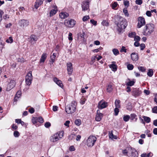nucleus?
<instances>
[{
  "instance_id": "a211bd4d",
  "label": "nucleus",
  "mask_w": 157,
  "mask_h": 157,
  "mask_svg": "<svg viewBox=\"0 0 157 157\" xmlns=\"http://www.w3.org/2000/svg\"><path fill=\"white\" fill-rule=\"evenodd\" d=\"M44 0H36L35 3V7L37 9L42 3Z\"/></svg>"
},
{
  "instance_id": "20e7f679",
  "label": "nucleus",
  "mask_w": 157,
  "mask_h": 157,
  "mask_svg": "<svg viewBox=\"0 0 157 157\" xmlns=\"http://www.w3.org/2000/svg\"><path fill=\"white\" fill-rule=\"evenodd\" d=\"M119 19L117 26L120 29H124L127 25V22L125 19L122 17L120 16Z\"/></svg>"
},
{
  "instance_id": "f8f14e48",
  "label": "nucleus",
  "mask_w": 157,
  "mask_h": 157,
  "mask_svg": "<svg viewBox=\"0 0 157 157\" xmlns=\"http://www.w3.org/2000/svg\"><path fill=\"white\" fill-rule=\"evenodd\" d=\"M107 106V103L102 100L99 102L98 107L100 109H102L106 108Z\"/></svg>"
},
{
  "instance_id": "2f4dec72",
  "label": "nucleus",
  "mask_w": 157,
  "mask_h": 157,
  "mask_svg": "<svg viewBox=\"0 0 157 157\" xmlns=\"http://www.w3.org/2000/svg\"><path fill=\"white\" fill-rule=\"evenodd\" d=\"M120 101L119 100H116L115 102V104L116 108H119L120 107Z\"/></svg>"
},
{
  "instance_id": "69168bd1",
  "label": "nucleus",
  "mask_w": 157,
  "mask_h": 157,
  "mask_svg": "<svg viewBox=\"0 0 157 157\" xmlns=\"http://www.w3.org/2000/svg\"><path fill=\"white\" fill-rule=\"evenodd\" d=\"M70 123V121H66L64 123V125L66 126L67 127H69V124Z\"/></svg>"
},
{
  "instance_id": "4468645a",
  "label": "nucleus",
  "mask_w": 157,
  "mask_h": 157,
  "mask_svg": "<svg viewBox=\"0 0 157 157\" xmlns=\"http://www.w3.org/2000/svg\"><path fill=\"white\" fill-rule=\"evenodd\" d=\"M67 70L69 75H71L73 71L72 64L70 62L67 63Z\"/></svg>"
},
{
  "instance_id": "a19ab883",
  "label": "nucleus",
  "mask_w": 157,
  "mask_h": 157,
  "mask_svg": "<svg viewBox=\"0 0 157 157\" xmlns=\"http://www.w3.org/2000/svg\"><path fill=\"white\" fill-rule=\"evenodd\" d=\"M13 135L15 137H18L19 136L20 134L18 131H15L13 132Z\"/></svg>"
},
{
  "instance_id": "f03ea898",
  "label": "nucleus",
  "mask_w": 157,
  "mask_h": 157,
  "mask_svg": "<svg viewBox=\"0 0 157 157\" xmlns=\"http://www.w3.org/2000/svg\"><path fill=\"white\" fill-rule=\"evenodd\" d=\"M155 27V25L153 24H147L145 26L143 34L145 36L150 35L154 31Z\"/></svg>"
},
{
  "instance_id": "e2e57ef3",
  "label": "nucleus",
  "mask_w": 157,
  "mask_h": 157,
  "mask_svg": "<svg viewBox=\"0 0 157 157\" xmlns=\"http://www.w3.org/2000/svg\"><path fill=\"white\" fill-rule=\"evenodd\" d=\"M129 36L130 37H132L135 36V33L134 32L131 33L129 34Z\"/></svg>"
},
{
  "instance_id": "58836bf2",
  "label": "nucleus",
  "mask_w": 157,
  "mask_h": 157,
  "mask_svg": "<svg viewBox=\"0 0 157 157\" xmlns=\"http://www.w3.org/2000/svg\"><path fill=\"white\" fill-rule=\"evenodd\" d=\"M130 118V117L129 115H126L123 117L124 121L125 122L128 121Z\"/></svg>"
},
{
  "instance_id": "7c9ffc66",
  "label": "nucleus",
  "mask_w": 157,
  "mask_h": 157,
  "mask_svg": "<svg viewBox=\"0 0 157 157\" xmlns=\"http://www.w3.org/2000/svg\"><path fill=\"white\" fill-rule=\"evenodd\" d=\"M113 90L112 86L111 84H109L107 86V90L108 92H110Z\"/></svg>"
},
{
  "instance_id": "6e6552de",
  "label": "nucleus",
  "mask_w": 157,
  "mask_h": 157,
  "mask_svg": "<svg viewBox=\"0 0 157 157\" xmlns=\"http://www.w3.org/2000/svg\"><path fill=\"white\" fill-rule=\"evenodd\" d=\"M90 2V0H86L83 2L82 5L83 11H85L87 10L88 12L89 11V5Z\"/></svg>"
},
{
  "instance_id": "f3484780",
  "label": "nucleus",
  "mask_w": 157,
  "mask_h": 157,
  "mask_svg": "<svg viewBox=\"0 0 157 157\" xmlns=\"http://www.w3.org/2000/svg\"><path fill=\"white\" fill-rule=\"evenodd\" d=\"M68 13L66 12H61L59 14V16L60 18L61 19H65L69 16Z\"/></svg>"
},
{
  "instance_id": "473e14b6",
  "label": "nucleus",
  "mask_w": 157,
  "mask_h": 157,
  "mask_svg": "<svg viewBox=\"0 0 157 157\" xmlns=\"http://www.w3.org/2000/svg\"><path fill=\"white\" fill-rule=\"evenodd\" d=\"M32 121L33 124H35L38 122V117H33L32 119Z\"/></svg>"
},
{
  "instance_id": "412c9836",
  "label": "nucleus",
  "mask_w": 157,
  "mask_h": 157,
  "mask_svg": "<svg viewBox=\"0 0 157 157\" xmlns=\"http://www.w3.org/2000/svg\"><path fill=\"white\" fill-rule=\"evenodd\" d=\"M57 11V7L55 8L54 9H52L51 10L49 13L50 17H51L55 15Z\"/></svg>"
},
{
  "instance_id": "c756f323",
  "label": "nucleus",
  "mask_w": 157,
  "mask_h": 157,
  "mask_svg": "<svg viewBox=\"0 0 157 157\" xmlns=\"http://www.w3.org/2000/svg\"><path fill=\"white\" fill-rule=\"evenodd\" d=\"M147 75L149 77H151L153 75V71L152 69H149L147 73Z\"/></svg>"
},
{
  "instance_id": "603ef678",
  "label": "nucleus",
  "mask_w": 157,
  "mask_h": 157,
  "mask_svg": "<svg viewBox=\"0 0 157 157\" xmlns=\"http://www.w3.org/2000/svg\"><path fill=\"white\" fill-rule=\"evenodd\" d=\"M4 43L2 41L0 40V49H2L4 47Z\"/></svg>"
},
{
  "instance_id": "864d4df0",
  "label": "nucleus",
  "mask_w": 157,
  "mask_h": 157,
  "mask_svg": "<svg viewBox=\"0 0 157 157\" xmlns=\"http://www.w3.org/2000/svg\"><path fill=\"white\" fill-rule=\"evenodd\" d=\"M90 22L91 23L93 24L94 25H97V22L96 21H94L93 19H91L90 20Z\"/></svg>"
},
{
  "instance_id": "bf43d9fd",
  "label": "nucleus",
  "mask_w": 157,
  "mask_h": 157,
  "mask_svg": "<svg viewBox=\"0 0 157 157\" xmlns=\"http://www.w3.org/2000/svg\"><path fill=\"white\" fill-rule=\"evenodd\" d=\"M51 126V124L49 122H46L44 124V126L45 127L48 128Z\"/></svg>"
},
{
  "instance_id": "4be33fe9",
  "label": "nucleus",
  "mask_w": 157,
  "mask_h": 157,
  "mask_svg": "<svg viewBox=\"0 0 157 157\" xmlns=\"http://www.w3.org/2000/svg\"><path fill=\"white\" fill-rule=\"evenodd\" d=\"M56 54L55 53H54L52 55L50 56V59H51V62L52 64H53L54 63L55 60L56 58Z\"/></svg>"
},
{
  "instance_id": "6e6d98bb",
  "label": "nucleus",
  "mask_w": 157,
  "mask_h": 157,
  "mask_svg": "<svg viewBox=\"0 0 157 157\" xmlns=\"http://www.w3.org/2000/svg\"><path fill=\"white\" fill-rule=\"evenodd\" d=\"M140 38L138 36H135L134 37V40L136 41H139L140 40Z\"/></svg>"
},
{
  "instance_id": "5fc2aeb1",
  "label": "nucleus",
  "mask_w": 157,
  "mask_h": 157,
  "mask_svg": "<svg viewBox=\"0 0 157 157\" xmlns=\"http://www.w3.org/2000/svg\"><path fill=\"white\" fill-rule=\"evenodd\" d=\"M21 95V92L20 91H18L16 93L15 95V98H19Z\"/></svg>"
},
{
  "instance_id": "9b49d317",
  "label": "nucleus",
  "mask_w": 157,
  "mask_h": 157,
  "mask_svg": "<svg viewBox=\"0 0 157 157\" xmlns=\"http://www.w3.org/2000/svg\"><path fill=\"white\" fill-rule=\"evenodd\" d=\"M138 23L137 25L138 28H140L145 24L144 19L142 17H140L138 18Z\"/></svg>"
},
{
  "instance_id": "39448f33",
  "label": "nucleus",
  "mask_w": 157,
  "mask_h": 157,
  "mask_svg": "<svg viewBox=\"0 0 157 157\" xmlns=\"http://www.w3.org/2000/svg\"><path fill=\"white\" fill-rule=\"evenodd\" d=\"M97 140L96 137L93 136H90L86 141V145L88 147H92L94 146Z\"/></svg>"
},
{
  "instance_id": "37998d69",
  "label": "nucleus",
  "mask_w": 157,
  "mask_h": 157,
  "mask_svg": "<svg viewBox=\"0 0 157 157\" xmlns=\"http://www.w3.org/2000/svg\"><path fill=\"white\" fill-rule=\"evenodd\" d=\"M135 82L133 81H130L129 82H127L126 85L127 86H132L134 85Z\"/></svg>"
},
{
  "instance_id": "c85d7f7f",
  "label": "nucleus",
  "mask_w": 157,
  "mask_h": 157,
  "mask_svg": "<svg viewBox=\"0 0 157 157\" xmlns=\"http://www.w3.org/2000/svg\"><path fill=\"white\" fill-rule=\"evenodd\" d=\"M112 52L113 54L116 56L118 55L119 54V51L117 48H113L112 49Z\"/></svg>"
},
{
  "instance_id": "423d86ee",
  "label": "nucleus",
  "mask_w": 157,
  "mask_h": 157,
  "mask_svg": "<svg viewBox=\"0 0 157 157\" xmlns=\"http://www.w3.org/2000/svg\"><path fill=\"white\" fill-rule=\"evenodd\" d=\"M76 24L75 21L73 19H67L65 20L64 24L65 26L69 28L73 27Z\"/></svg>"
},
{
  "instance_id": "b1692460",
  "label": "nucleus",
  "mask_w": 157,
  "mask_h": 157,
  "mask_svg": "<svg viewBox=\"0 0 157 157\" xmlns=\"http://www.w3.org/2000/svg\"><path fill=\"white\" fill-rule=\"evenodd\" d=\"M152 155L153 154L151 152H150L147 154L145 153H144L141 154V157H150L152 156Z\"/></svg>"
},
{
  "instance_id": "052dcab7",
  "label": "nucleus",
  "mask_w": 157,
  "mask_h": 157,
  "mask_svg": "<svg viewBox=\"0 0 157 157\" xmlns=\"http://www.w3.org/2000/svg\"><path fill=\"white\" fill-rule=\"evenodd\" d=\"M38 122L40 123H42L44 122L43 119L41 117H38Z\"/></svg>"
},
{
  "instance_id": "3c124183",
  "label": "nucleus",
  "mask_w": 157,
  "mask_h": 157,
  "mask_svg": "<svg viewBox=\"0 0 157 157\" xmlns=\"http://www.w3.org/2000/svg\"><path fill=\"white\" fill-rule=\"evenodd\" d=\"M120 52H126L127 49L125 48V47L122 46V47L120 51Z\"/></svg>"
},
{
  "instance_id": "5701e85b",
  "label": "nucleus",
  "mask_w": 157,
  "mask_h": 157,
  "mask_svg": "<svg viewBox=\"0 0 157 157\" xmlns=\"http://www.w3.org/2000/svg\"><path fill=\"white\" fill-rule=\"evenodd\" d=\"M109 67L111 69L112 71H115L117 70V66L114 64H112L109 65Z\"/></svg>"
},
{
  "instance_id": "bb28decb",
  "label": "nucleus",
  "mask_w": 157,
  "mask_h": 157,
  "mask_svg": "<svg viewBox=\"0 0 157 157\" xmlns=\"http://www.w3.org/2000/svg\"><path fill=\"white\" fill-rule=\"evenodd\" d=\"M47 57L46 54L43 53L41 56L40 59V62H44L46 59Z\"/></svg>"
},
{
  "instance_id": "680f3d73",
  "label": "nucleus",
  "mask_w": 157,
  "mask_h": 157,
  "mask_svg": "<svg viewBox=\"0 0 157 157\" xmlns=\"http://www.w3.org/2000/svg\"><path fill=\"white\" fill-rule=\"evenodd\" d=\"M96 59V56H94L92 57L91 59V64H93L95 62Z\"/></svg>"
},
{
  "instance_id": "cd10ccee",
  "label": "nucleus",
  "mask_w": 157,
  "mask_h": 157,
  "mask_svg": "<svg viewBox=\"0 0 157 157\" xmlns=\"http://www.w3.org/2000/svg\"><path fill=\"white\" fill-rule=\"evenodd\" d=\"M142 117L144 119V121L147 123H149L150 122L151 119L149 117L144 116H143Z\"/></svg>"
},
{
  "instance_id": "ea45409f",
  "label": "nucleus",
  "mask_w": 157,
  "mask_h": 157,
  "mask_svg": "<svg viewBox=\"0 0 157 157\" xmlns=\"http://www.w3.org/2000/svg\"><path fill=\"white\" fill-rule=\"evenodd\" d=\"M86 99L84 98H82L80 100V102L81 104L83 105L85 104Z\"/></svg>"
},
{
  "instance_id": "49530a36",
  "label": "nucleus",
  "mask_w": 157,
  "mask_h": 157,
  "mask_svg": "<svg viewBox=\"0 0 157 157\" xmlns=\"http://www.w3.org/2000/svg\"><path fill=\"white\" fill-rule=\"evenodd\" d=\"M127 67L128 70H132L133 68L134 67L132 65L129 64L127 65Z\"/></svg>"
},
{
  "instance_id": "a18cd8bd",
  "label": "nucleus",
  "mask_w": 157,
  "mask_h": 157,
  "mask_svg": "<svg viewBox=\"0 0 157 157\" xmlns=\"http://www.w3.org/2000/svg\"><path fill=\"white\" fill-rule=\"evenodd\" d=\"M132 95L135 97H136L138 95V91L136 90H134L132 92Z\"/></svg>"
},
{
  "instance_id": "dca6fc26",
  "label": "nucleus",
  "mask_w": 157,
  "mask_h": 157,
  "mask_svg": "<svg viewBox=\"0 0 157 157\" xmlns=\"http://www.w3.org/2000/svg\"><path fill=\"white\" fill-rule=\"evenodd\" d=\"M131 57L133 61H137L139 58L137 53L135 52L132 53L131 54Z\"/></svg>"
},
{
  "instance_id": "e433bc0d",
  "label": "nucleus",
  "mask_w": 157,
  "mask_h": 157,
  "mask_svg": "<svg viewBox=\"0 0 157 157\" xmlns=\"http://www.w3.org/2000/svg\"><path fill=\"white\" fill-rule=\"evenodd\" d=\"M6 42L8 43H11L13 42V40L12 37H10L9 38L6 40Z\"/></svg>"
},
{
  "instance_id": "4d7b16f0",
  "label": "nucleus",
  "mask_w": 157,
  "mask_h": 157,
  "mask_svg": "<svg viewBox=\"0 0 157 157\" xmlns=\"http://www.w3.org/2000/svg\"><path fill=\"white\" fill-rule=\"evenodd\" d=\"M119 112V110L118 108H116L114 109V112L115 113V115L117 116L118 115Z\"/></svg>"
},
{
  "instance_id": "72a5a7b5",
  "label": "nucleus",
  "mask_w": 157,
  "mask_h": 157,
  "mask_svg": "<svg viewBox=\"0 0 157 157\" xmlns=\"http://www.w3.org/2000/svg\"><path fill=\"white\" fill-rule=\"evenodd\" d=\"M123 12L125 16L129 17V14L128 12V11L126 8H124L123 9Z\"/></svg>"
},
{
  "instance_id": "f704fd0d",
  "label": "nucleus",
  "mask_w": 157,
  "mask_h": 157,
  "mask_svg": "<svg viewBox=\"0 0 157 157\" xmlns=\"http://www.w3.org/2000/svg\"><path fill=\"white\" fill-rule=\"evenodd\" d=\"M118 6V4L117 2H114L113 3L112 5V7L113 9L116 10L117 9L116 8Z\"/></svg>"
},
{
  "instance_id": "8fccbe9b",
  "label": "nucleus",
  "mask_w": 157,
  "mask_h": 157,
  "mask_svg": "<svg viewBox=\"0 0 157 157\" xmlns=\"http://www.w3.org/2000/svg\"><path fill=\"white\" fill-rule=\"evenodd\" d=\"M142 0H136L135 2L136 4L140 5L142 3Z\"/></svg>"
},
{
  "instance_id": "79ce46f5",
  "label": "nucleus",
  "mask_w": 157,
  "mask_h": 157,
  "mask_svg": "<svg viewBox=\"0 0 157 157\" xmlns=\"http://www.w3.org/2000/svg\"><path fill=\"white\" fill-rule=\"evenodd\" d=\"M101 24L103 26H107L109 25L108 22L105 20H104L101 22Z\"/></svg>"
},
{
  "instance_id": "a878e982",
  "label": "nucleus",
  "mask_w": 157,
  "mask_h": 157,
  "mask_svg": "<svg viewBox=\"0 0 157 157\" xmlns=\"http://www.w3.org/2000/svg\"><path fill=\"white\" fill-rule=\"evenodd\" d=\"M136 115L134 113H132L130 115V119L132 120H134L135 121H136L137 118L136 117Z\"/></svg>"
},
{
  "instance_id": "13d9d810",
  "label": "nucleus",
  "mask_w": 157,
  "mask_h": 157,
  "mask_svg": "<svg viewBox=\"0 0 157 157\" xmlns=\"http://www.w3.org/2000/svg\"><path fill=\"white\" fill-rule=\"evenodd\" d=\"M124 4L125 6L128 7L129 4V1H124Z\"/></svg>"
},
{
  "instance_id": "de8ad7c7",
  "label": "nucleus",
  "mask_w": 157,
  "mask_h": 157,
  "mask_svg": "<svg viewBox=\"0 0 157 157\" xmlns=\"http://www.w3.org/2000/svg\"><path fill=\"white\" fill-rule=\"evenodd\" d=\"M102 49V47H100L94 50H93L92 51V52H99V51L100 50H101Z\"/></svg>"
},
{
  "instance_id": "6ab92c4d",
  "label": "nucleus",
  "mask_w": 157,
  "mask_h": 157,
  "mask_svg": "<svg viewBox=\"0 0 157 157\" xmlns=\"http://www.w3.org/2000/svg\"><path fill=\"white\" fill-rule=\"evenodd\" d=\"M54 81L59 86L61 87L63 86V85L61 81L58 79L57 78H53Z\"/></svg>"
},
{
  "instance_id": "7ed1b4c3",
  "label": "nucleus",
  "mask_w": 157,
  "mask_h": 157,
  "mask_svg": "<svg viewBox=\"0 0 157 157\" xmlns=\"http://www.w3.org/2000/svg\"><path fill=\"white\" fill-rule=\"evenodd\" d=\"M77 103L75 101H72L70 104L67 105L65 107L66 112L67 113H72L76 110Z\"/></svg>"
},
{
  "instance_id": "9d476101",
  "label": "nucleus",
  "mask_w": 157,
  "mask_h": 157,
  "mask_svg": "<svg viewBox=\"0 0 157 157\" xmlns=\"http://www.w3.org/2000/svg\"><path fill=\"white\" fill-rule=\"evenodd\" d=\"M16 85L15 81L13 80H10L7 85L6 90L9 91L14 88Z\"/></svg>"
},
{
  "instance_id": "09e8293b",
  "label": "nucleus",
  "mask_w": 157,
  "mask_h": 157,
  "mask_svg": "<svg viewBox=\"0 0 157 157\" xmlns=\"http://www.w3.org/2000/svg\"><path fill=\"white\" fill-rule=\"evenodd\" d=\"M139 70L141 71L142 72H144L145 71L146 69L144 68V67H138Z\"/></svg>"
},
{
  "instance_id": "338daca9",
  "label": "nucleus",
  "mask_w": 157,
  "mask_h": 157,
  "mask_svg": "<svg viewBox=\"0 0 157 157\" xmlns=\"http://www.w3.org/2000/svg\"><path fill=\"white\" fill-rule=\"evenodd\" d=\"M152 111L154 113H157V106H155L153 108Z\"/></svg>"
},
{
  "instance_id": "0e129e2a",
  "label": "nucleus",
  "mask_w": 157,
  "mask_h": 157,
  "mask_svg": "<svg viewBox=\"0 0 157 157\" xmlns=\"http://www.w3.org/2000/svg\"><path fill=\"white\" fill-rule=\"evenodd\" d=\"M81 136L79 135H77L76 136V140L77 141H79L81 138Z\"/></svg>"
},
{
  "instance_id": "774afa93",
  "label": "nucleus",
  "mask_w": 157,
  "mask_h": 157,
  "mask_svg": "<svg viewBox=\"0 0 157 157\" xmlns=\"http://www.w3.org/2000/svg\"><path fill=\"white\" fill-rule=\"evenodd\" d=\"M69 150L71 151H74L75 150V148L73 146H71L69 148Z\"/></svg>"
},
{
  "instance_id": "393cba45",
  "label": "nucleus",
  "mask_w": 157,
  "mask_h": 157,
  "mask_svg": "<svg viewBox=\"0 0 157 157\" xmlns=\"http://www.w3.org/2000/svg\"><path fill=\"white\" fill-rule=\"evenodd\" d=\"M109 137L111 139H117V137L116 136L114 135L112 131L109 132Z\"/></svg>"
},
{
  "instance_id": "0eeeda50",
  "label": "nucleus",
  "mask_w": 157,
  "mask_h": 157,
  "mask_svg": "<svg viewBox=\"0 0 157 157\" xmlns=\"http://www.w3.org/2000/svg\"><path fill=\"white\" fill-rule=\"evenodd\" d=\"M128 154L129 157H137L138 154L136 150L134 148H128Z\"/></svg>"
},
{
  "instance_id": "c9c22d12",
  "label": "nucleus",
  "mask_w": 157,
  "mask_h": 157,
  "mask_svg": "<svg viewBox=\"0 0 157 157\" xmlns=\"http://www.w3.org/2000/svg\"><path fill=\"white\" fill-rule=\"evenodd\" d=\"M75 124L79 126L81 124V120L80 119H76L75 121Z\"/></svg>"
},
{
  "instance_id": "1a4fd4ad",
  "label": "nucleus",
  "mask_w": 157,
  "mask_h": 157,
  "mask_svg": "<svg viewBox=\"0 0 157 157\" xmlns=\"http://www.w3.org/2000/svg\"><path fill=\"white\" fill-rule=\"evenodd\" d=\"M32 79V72L31 71H29L25 76V80L26 84L28 85H30L31 84Z\"/></svg>"
},
{
  "instance_id": "f257e3e1",
  "label": "nucleus",
  "mask_w": 157,
  "mask_h": 157,
  "mask_svg": "<svg viewBox=\"0 0 157 157\" xmlns=\"http://www.w3.org/2000/svg\"><path fill=\"white\" fill-rule=\"evenodd\" d=\"M63 131H62L52 134L50 137V141L52 143L56 142L63 136Z\"/></svg>"
},
{
  "instance_id": "ddd939ff",
  "label": "nucleus",
  "mask_w": 157,
  "mask_h": 157,
  "mask_svg": "<svg viewBox=\"0 0 157 157\" xmlns=\"http://www.w3.org/2000/svg\"><path fill=\"white\" fill-rule=\"evenodd\" d=\"M18 24L22 28H24L29 25V22L28 20L23 19L20 21Z\"/></svg>"
},
{
  "instance_id": "2eb2a0df",
  "label": "nucleus",
  "mask_w": 157,
  "mask_h": 157,
  "mask_svg": "<svg viewBox=\"0 0 157 157\" xmlns=\"http://www.w3.org/2000/svg\"><path fill=\"white\" fill-rule=\"evenodd\" d=\"M103 114L100 113L99 110L97 111V114L95 117V120L96 121H99L101 120Z\"/></svg>"
},
{
  "instance_id": "aec40b11",
  "label": "nucleus",
  "mask_w": 157,
  "mask_h": 157,
  "mask_svg": "<svg viewBox=\"0 0 157 157\" xmlns=\"http://www.w3.org/2000/svg\"><path fill=\"white\" fill-rule=\"evenodd\" d=\"M30 38L31 39L30 41L33 44H34L38 39L37 37L34 35H32L30 37Z\"/></svg>"
},
{
  "instance_id": "c03bdc74",
  "label": "nucleus",
  "mask_w": 157,
  "mask_h": 157,
  "mask_svg": "<svg viewBox=\"0 0 157 157\" xmlns=\"http://www.w3.org/2000/svg\"><path fill=\"white\" fill-rule=\"evenodd\" d=\"M90 19L89 16L88 15H86L84 16L82 18V21H87L88 20Z\"/></svg>"
},
{
  "instance_id": "4c0bfd02",
  "label": "nucleus",
  "mask_w": 157,
  "mask_h": 157,
  "mask_svg": "<svg viewBox=\"0 0 157 157\" xmlns=\"http://www.w3.org/2000/svg\"><path fill=\"white\" fill-rule=\"evenodd\" d=\"M76 135L75 134H71L69 136L68 139L70 140H71L74 139Z\"/></svg>"
}]
</instances>
